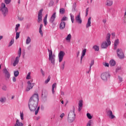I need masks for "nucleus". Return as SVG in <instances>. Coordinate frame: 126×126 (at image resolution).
I'll use <instances>...</instances> for the list:
<instances>
[{"label":"nucleus","mask_w":126,"mask_h":126,"mask_svg":"<svg viewBox=\"0 0 126 126\" xmlns=\"http://www.w3.org/2000/svg\"><path fill=\"white\" fill-rule=\"evenodd\" d=\"M104 66H107L108 67H109V63H104Z\"/></svg>","instance_id":"6e6d98bb"},{"label":"nucleus","mask_w":126,"mask_h":126,"mask_svg":"<svg viewBox=\"0 0 126 126\" xmlns=\"http://www.w3.org/2000/svg\"><path fill=\"white\" fill-rule=\"evenodd\" d=\"M11 2V0H4V3L5 4H9Z\"/></svg>","instance_id":"a19ab883"},{"label":"nucleus","mask_w":126,"mask_h":126,"mask_svg":"<svg viewBox=\"0 0 126 126\" xmlns=\"http://www.w3.org/2000/svg\"><path fill=\"white\" fill-rule=\"evenodd\" d=\"M14 75L15 77H17V76L19 75V72H18V71H14Z\"/></svg>","instance_id":"58836bf2"},{"label":"nucleus","mask_w":126,"mask_h":126,"mask_svg":"<svg viewBox=\"0 0 126 126\" xmlns=\"http://www.w3.org/2000/svg\"><path fill=\"white\" fill-rule=\"evenodd\" d=\"M6 101V98L5 97H1L0 98V102L1 103H4Z\"/></svg>","instance_id":"c85d7f7f"},{"label":"nucleus","mask_w":126,"mask_h":126,"mask_svg":"<svg viewBox=\"0 0 126 126\" xmlns=\"http://www.w3.org/2000/svg\"><path fill=\"white\" fill-rule=\"evenodd\" d=\"M64 116V113H62L60 115V118H61V119H63V118Z\"/></svg>","instance_id":"864d4df0"},{"label":"nucleus","mask_w":126,"mask_h":126,"mask_svg":"<svg viewBox=\"0 0 126 126\" xmlns=\"http://www.w3.org/2000/svg\"><path fill=\"white\" fill-rule=\"evenodd\" d=\"M110 77V74L108 72L102 73L101 74V78L103 81H107Z\"/></svg>","instance_id":"1a4fd4ad"},{"label":"nucleus","mask_w":126,"mask_h":126,"mask_svg":"<svg viewBox=\"0 0 126 126\" xmlns=\"http://www.w3.org/2000/svg\"><path fill=\"white\" fill-rule=\"evenodd\" d=\"M32 82H33V79H32L30 81H28V86L26 89V91H29L31 90V89H33V87H34V86H35V83Z\"/></svg>","instance_id":"0eeeda50"},{"label":"nucleus","mask_w":126,"mask_h":126,"mask_svg":"<svg viewBox=\"0 0 126 126\" xmlns=\"http://www.w3.org/2000/svg\"><path fill=\"white\" fill-rule=\"evenodd\" d=\"M109 64L111 66H115L116 65V61L113 60H111L109 62Z\"/></svg>","instance_id":"a878e982"},{"label":"nucleus","mask_w":126,"mask_h":126,"mask_svg":"<svg viewBox=\"0 0 126 126\" xmlns=\"http://www.w3.org/2000/svg\"><path fill=\"white\" fill-rule=\"evenodd\" d=\"M91 26V17H89L87 23L86 24V28H89Z\"/></svg>","instance_id":"f3484780"},{"label":"nucleus","mask_w":126,"mask_h":126,"mask_svg":"<svg viewBox=\"0 0 126 126\" xmlns=\"http://www.w3.org/2000/svg\"><path fill=\"white\" fill-rule=\"evenodd\" d=\"M43 23L44 24L45 26H46V25H47V24H48V22H47V19H43Z\"/></svg>","instance_id":"49530a36"},{"label":"nucleus","mask_w":126,"mask_h":126,"mask_svg":"<svg viewBox=\"0 0 126 126\" xmlns=\"http://www.w3.org/2000/svg\"><path fill=\"white\" fill-rule=\"evenodd\" d=\"M43 28V25H40L39 29H42Z\"/></svg>","instance_id":"680f3d73"},{"label":"nucleus","mask_w":126,"mask_h":126,"mask_svg":"<svg viewBox=\"0 0 126 126\" xmlns=\"http://www.w3.org/2000/svg\"><path fill=\"white\" fill-rule=\"evenodd\" d=\"M14 126H24V125H23V123L19 122V120L17 119Z\"/></svg>","instance_id":"aec40b11"},{"label":"nucleus","mask_w":126,"mask_h":126,"mask_svg":"<svg viewBox=\"0 0 126 126\" xmlns=\"http://www.w3.org/2000/svg\"><path fill=\"white\" fill-rule=\"evenodd\" d=\"M0 10L4 16H6V14H7V13L8 12V9L6 7L5 4L4 3H2L1 4Z\"/></svg>","instance_id":"423d86ee"},{"label":"nucleus","mask_w":126,"mask_h":126,"mask_svg":"<svg viewBox=\"0 0 126 126\" xmlns=\"http://www.w3.org/2000/svg\"><path fill=\"white\" fill-rule=\"evenodd\" d=\"M94 125V121L92 120H89L87 124V126H93Z\"/></svg>","instance_id":"412c9836"},{"label":"nucleus","mask_w":126,"mask_h":126,"mask_svg":"<svg viewBox=\"0 0 126 126\" xmlns=\"http://www.w3.org/2000/svg\"><path fill=\"white\" fill-rule=\"evenodd\" d=\"M106 5L107 6H112V5H113V1L107 0L106 1Z\"/></svg>","instance_id":"4be33fe9"},{"label":"nucleus","mask_w":126,"mask_h":126,"mask_svg":"<svg viewBox=\"0 0 126 126\" xmlns=\"http://www.w3.org/2000/svg\"><path fill=\"white\" fill-rule=\"evenodd\" d=\"M31 72H29L26 77V79H31Z\"/></svg>","instance_id":"72a5a7b5"},{"label":"nucleus","mask_w":126,"mask_h":126,"mask_svg":"<svg viewBox=\"0 0 126 126\" xmlns=\"http://www.w3.org/2000/svg\"><path fill=\"white\" fill-rule=\"evenodd\" d=\"M82 107H83V100H80L78 103V112H80L82 110Z\"/></svg>","instance_id":"dca6fc26"},{"label":"nucleus","mask_w":126,"mask_h":126,"mask_svg":"<svg viewBox=\"0 0 126 126\" xmlns=\"http://www.w3.org/2000/svg\"><path fill=\"white\" fill-rule=\"evenodd\" d=\"M70 16L71 18V20L72 23L74 22V16L71 14H70Z\"/></svg>","instance_id":"f704fd0d"},{"label":"nucleus","mask_w":126,"mask_h":126,"mask_svg":"<svg viewBox=\"0 0 126 126\" xmlns=\"http://www.w3.org/2000/svg\"><path fill=\"white\" fill-rule=\"evenodd\" d=\"M14 43V39L12 38L9 43L8 47H11V46L13 45Z\"/></svg>","instance_id":"473e14b6"},{"label":"nucleus","mask_w":126,"mask_h":126,"mask_svg":"<svg viewBox=\"0 0 126 126\" xmlns=\"http://www.w3.org/2000/svg\"><path fill=\"white\" fill-rule=\"evenodd\" d=\"M2 90H3L4 91H6L7 90V87L5 85H3L2 87Z\"/></svg>","instance_id":"79ce46f5"},{"label":"nucleus","mask_w":126,"mask_h":126,"mask_svg":"<svg viewBox=\"0 0 126 126\" xmlns=\"http://www.w3.org/2000/svg\"><path fill=\"white\" fill-rule=\"evenodd\" d=\"M18 19L20 20V21H22V20L24 19V18L23 17H18Z\"/></svg>","instance_id":"3c124183"},{"label":"nucleus","mask_w":126,"mask_h":126,"mask_svg":"<svg viewBox=\"0 0 126 126\" xmlns=\"http://www.w3.org/2000/svg\"><path fill=\"white\" fill-rule=\"evenodd\" d=\"M102 22H103L105 24V23H106L107 22V20H106V19H103L102 20Z\"/></svg>","instance_id":"13d9d810"},{"label":"nucleus","mask_w":126,"mask_h":126,"mask_svg":"<svg viewBox=\"0 0 126 126\" xmlns=\"http://www.w3.org/2000/svg\"><path fill=\"white\" fill-rule=\"evenodd\" d=\"M19 27H20V24H17L16 25V27H15L16 28L19 29Z\"/></svg>","instance_id":"603ef678"},{"label":"nucleus","mask_w":126,"mask_h":126,"mask_svg":"<svg viewBox=\"0 0 126 126\" xmlns=\"http://www.w3.org/2000/svg\"><path fill=\"white\" fill-rule=\"evenodd\" d=\"M28 50H30V49H31V45H29L28 47H27Z\"/></svg>","instance_id":"bf43d9fd"},{"label":"nucleus","mask_w":126,"mask_h":126,"mask_svg":"<svg viewBox=\"0 0 126 126\" xmlns=\"http://www.w3.org/2000/svg\"><path fill=\"white\" fill-rule=\"evenodd\" d=\"M39 102V95L35 94L31 97L29 102V107L31 112H35V115H37L40 106L38 107V103Z\"/></svg>","instance_id":"f257e3e1"},{"label":"nucleus","mask_w":126,"mask_h":126,"mask_svg":"<svg viewBox=\"0 0 126 126\" xmlns=\"http://www.w3.org/2000/svg\"><path fill=\"white\" fill-rule=\"evenodd\" d=\"M48 51L49 52V60L51 62V63L54 65L55 64L56 55L53 54V51L52 50L48 49Z\"/></svg>","instance_id":"20e7f679"},{"label":"nucleus","mask_w":126,"mask_h":126,"mask_svg":"<svg viewBox=\"0 0 126 126\" xmlns=\"http://www.w3.org/2000/svg\"><path fill=\"white\" fill-rule=\"evenodd\" d=\"M93 49L96 52H98V51H99V46L94 45L93 46Z\"/></svg>","instance_id":"4c0bfd02"},{"label":"nucleus","mask_w":126,"mask_h":126,"mask_svg":"<svg viewBox=\"0 0 126 126\" xmlns=\"http://www.w3.org/2000/svg\"><path fill=\"white\" fill-rule=\"evenodd\" d=\"M122 70V67L121 66H118L116 69V72H119Z\"/></svg>","instance_id":"c9c22d12"},{"label":"nucleus","mask_w":126,"mask_h":126,"mask_svg":"<svg viewBox=\"0 0 126 126\" xmlns=\"http://www.w3.org/2000/svg\"><path fill=\"white\" fill-rule=\"evenodd\" d=\"M119 44H120V41L119 39H117L115 40L114 42V50H117V48H118V45H119Z\"/></svg>","instance_id":"a211bd4d"},{"label":"nucleus","mask_w":126,"mask_h":126,"mask_svg":"<svg viewBox=\"0 0 126 126\" xmlns=\"http://www.w3.org/2000/svg\"><path fill=\"white\" fill-rule=\"evenodd\" d=\"M18 3H20V0H18Z\"/></svg>","instance_id":"338daca9"},{"label":"nucleus","mask_w":126,"mask_h":126,"mask_svg":"<svg viewBox=\"0 0 126 126\" xmlns=\"http://www.w3.org/2000/svg\"><path fill=\"white\" fill-rule=\"evenodd\" d=\"M40 70H41V72L42 74L43 75H44L45 74V72H44V71L43 70V69H41Z\"/></svg>","instance_id":"4d7b16f0"},{"label":"nucleus","mask_w":126,"mask_h":126,"mask_svg":"<svg viewBox=\"0 0 126 126\" xmlns=\"http://www.w3.org/2000/svg\"><path fill=\"white\" fill-rule=\"evenodd\" d=\"M57 13L54 12L52 15L51 16V17L50 18L49 20V22H50V23H53L54 21H55V19H56V17H57Z\"/></svg>","instance_id":"4468645a"},{"label":"nucleus","mask_w":126,"mask_h":126,"mask_svg":"<svg viewBox=\"0 0 126 126\" xmlns=\"http://www.w3.org/2000/svg\"><path fill=\"white\" fill-rule=\"evenodd\" d=\"M116 53L119 59H124L125 58V55H124V52H123L122 49L118 48L116 50Z\"/></svg>","instance_id":"6e6552de"},{"label":"nucleus","mask_w":126,"mask_h":126,"mask_svg":"<svg viewBox=\"0 0 126 126\" xmlns=\"http://www.w3.org/2000/svg\"><path fill=\"white\" fill-rule=\"evenodd\" d=\"M86 116L87 118L90 120H92V119H93V115L91 114L90 113H87L86 114Z\"/></svg>","instance_id":"b1692460"},{"label":"nucleus","mask_w":126,"mask_h":126,"mask_svg":"<svg viewBox=\"0 0 126 126\" xmlns=\"http://www.w3.org/2000/svg\"><path fill=\"white\" fill-rule=\"evenodd\" d=\"M61 103H62V104H63V100H62V101H61Z\"/></svg>","instance_id":"774afa93"},{"label":"nucleus","mask_w":126,"mask_h":126,"mask_svg":"<svg viewBox=\"0 0 126 126\" xmlns=\"http://www.w3.org/2000/svg\"><path fill=\"white\" fill-rule=\"evenodd\" d=\"M48 18V14H46L44 18V19H47V18Z\"/></svg>","instance_id":"052dcab7"},{"label":"nucleus","mask_w":126,"mask_h":126,"mask_svg":"<svg viewBox=\"0 0 126 126\" xmlns=\"http://www.w3.org/2000/svg\"><path fill=\"white\" fill-rule=\"evenodd\" d=\"M49 6H53V5H54V1H51L50 2H49Z\"/></svg>","instance_id":"09e8293b"},{"label":"nucleus","mask_w":126,"mask_h":126,"mask_svg":"<svg viewBox=\"0 0 126 126\" xmlns=\"http://www.w3.org/2000/svg\"><path fill=\"white\" fill-rule=\"evenodd\" d=\"M65 56V53L63 51H60L58 54V59L59 63H62L63 60V57Z\"/></svg>","instance_id":"9d476101"},{"label":"nucleus","mask_w":126,"mask_h":126,"mask_svg":"<svg viewBox=\"0 0 126 126\" xmlns=\"http://www.w3.org/2000/svg\"><path fill=\"white\" fill-rule=\"evenodd\" d=\"M71 39V34H70V33H69L66 37L65 40H66V41H68V42H69V41H70Z\"/></svg>","instance_id":"c756f323"},{"label":"nucleus","mask_w":126,"mask_h":126,"mask_svg":"<svg viewBox=\"0 0 126 126\" xmlns=\"http://www.w3.org/2000/svg\"><path fill=\"white\" fill-rule=\"evenodd\" d=\"M88 11H89V8H87L86 10V16L88 15Z\"/></svg>","instance_id":"de8ad7c7"},{"label":"nucleus","mask_w":126,"mask_h":126,"mask_svg":"<svg viewBox=\"0 0 126 126\" xmlns=\"http://www.w3.org/2000/svg\"><path fill=\"white\" fill-rule=\"evenodd\" d=\"M107 114L108 117H109L110 119H111V120H113V119H115V118H116V116H115V115L113 114V112L111 110H108L107 112Z\"/></svg>","instance_id":"f8f14e48"},{"label":"nucleus","mask_w":126,"mask_h":126,"mask_svg":"<svg viewBox=\"0 0 126 126\" xmlns=\"http://www.w3.org/2000/svg\"><path fill=\"white\" fill-rule=\"evenodd\" d=\"M51 80V77L50 76H48V79L45 81V84H48L50 81Z\"/></svg>","instance_id":"e433bc0d"},{"label":"nucleus","mask_w":126,"mask_h":126,"mask_svg":"<svg viewBox=\"0 0 126 126\" xmlns=\"http://www.w3.org/2000/svg\"><path fill=\"white\" fill-rule=\"evenodd\" d=\"M12 80L13 82H15V81H16V78H15V77H13Z\"/></svg>","instance_id":"5fc2aeb1"},{"label":"nucleus","mask_w":126,"mask_h":126,"mask_svg":"<svg viewBox=\"0 0 126 126\" xmlns=\"http://www.w3.org/2000/svg\"><path fill=\"white\" fill-rule=\"evenodd\" d=\"M67 20V17L64 16L63 17L62 19V21H66Z\"/></svg>","instance_id":"c03bdc74"},{"label":"nucleus","mask_w":126,"mask_h":126,"mask_svg":"<svg viewBox=\"0 0 126 126\" xmlns=\"http://www.w3.org/2000/svg\"><path fill=\"white\" fill-rule=\"evenodd\" d=\"M111 37V34L108 33L106 36V41H104L101 44V48L102 49H107L108 46L111 45V41L110 38Z\"/></svg>","instance_id":"7ed1b4c3"},{"label":"nucleus","mask_w":126,"mask_h":126,"mask_svg":"<svg viewBox=\"0 0 126 126\" xmlns=\"http://www.w3.org/2000/svg\"><path fill=\"white\" fill-rule=\"evenodd\" d=\"M64 65H65V62H63L60 65V69H61L62 70H63V69H64Z\"/></svg>","instance_id":"2f4dec72"},{"label":"nucleus","mask_w":126,"mask_h":126,"mask_svg":"<svg viewBox=\"0 0 126 126\" xmlns=\"http://www.w3.org/2000/svg\"><path fill=\"white\" fill-rule=\"evenodd\" d=\"M18 28H15V32H17V31L18 30Z\"/></svg>","instance_id":"69168bd1"},{"label":"nucleus","mask_w":126,"mask_h":126,"mask_svg":"<svg viewBox=\"0 0 126 126\" xmlns=\"http://www.w3.org/2000/svg\"><path fill=\"white\" fill-rule=\"evenodd\" d=\"M80 52L78 51L77 53V57H78V56H79V54H80Z\"/></svg>","instance_id":"e2e57ef3"},{"label":"nucleus","mask_w":126,"mask_h":126,"mask_svg":"<svg viewBox=\"0 0 126 126\" xmlns=\"http://www.w3.org/2000/svg\"><path fill=\"white\" fill-rule=\"evenodd\" d=\"M21 56V48H19V50L18 53V56L15 58L14 63H13V66H16L17 64H18L19 63V59Z\"/></svg>","instance_id":"39448f33"},{"label":"nucleus","mask_w":126,"mask_h":126,"mask_svg":"<svg viewBox=\"0 0 126 126\" xmlns=\"http://www.w3.org/2000/svg\"><path fill=\"white\" fill-rule=\"evenodd\" d=\"M94 64V60H92L91 64H90V69H91V67H92V65Z\"/></svg>","instance_id":"37998d69"},{"label":"nucleus","mask_w":126,"mask_h":126,"mask_svg":"<svg viewBox=\"0 0 126 126\" xmlns=\"http://www.w3.org/2000/svg\"><path fill=\"white\" fill-rule=\"evenodd\" d=\"M75 120V107L73 106L72 108V110H70V111L68 114L67 121L68 123H69L70 124H71V123H73L74 122Z\"/></svg>","instance_id":"f03ea898"},{"label":"nucleus","mask_w":126,"mask_h":126,"mask_svg":"<svg viewBox=\"0 0 126 126\" xmlns=\"http://www.w3.org/2000/svg\"><path fill=\"white\" fill-rule=\"evenodd\" d=\"M59 12L60 14H63L65 12V9L63 8H61Z\"/></svg>","instance_id":"7c9ffc66"},{"label":"nucleus","mask_w":126,"mask_h":126,"mask_svg":"<svg viewBox=\"0 0 126 126\" xmlns=\"http://www.w3.org/2000/svg\"><path fill=\"white\" fill-rule=\"evenodd\" d=\"M39 32L40 33L41 36H43V32L42 31V29H39Z\"/></svg>","instance_id":"8fccbe9b"},{"label":"nucleus","mask_w":126,"mask_h":126,"mask_svg":"<svg viewBox=\"0 0 126 126\" xmlns=\"http://www.w3.org/2000/svg\"><path fill=\"white\" fill-rule=\"evenodd\" d=\"M2 38H3V36L2 35L0 36V40H1V39H2Z\"/></svg>","instance_id":"0e129e2a"},{"label":"nucleus","mask_w":126,"mask_h":126,"mask_svg":"<svg viewBox=\"0 0 126 126\" xmlns=\"http://www.w3.org/2000/svg\"><path fill=\"white\" fill-rule=\"evenodd\" d=\"M20 117L22 121H23V120H24V114L23 113V112H20Z\"/></svg>","instance_id":"cd10ccee"},{"label":"nucleus","mask_w":126,"mask_h":126,"mask_svg":"<svg viewBox=\"0 0 126 126\" xmlns=\"http://www.w3.org/2000/svg\"><path fill=\"white\" fill-rule=\"evenodd\" d=\"M65 27V23L64 22H62L60 25V29L61 30L64 29Z\"/></svg>","instance_id":"5701e85b"},{"label":"nucleus","mask_w":126,"mask_h":126,"mask_svg":"<svg viewBox=\"0 0 126 126\" xmlns=\"http://www.w3.org/2000/svg\"><path fill=\"white\" fill-rule=\"evenodd\" d=\"M31 43V37H30V36H28L26 40V44L27 45H29V44H30Z\"/></svg>","instance_id":"393cba45"},{"label":"nucleus","mask_w":126,"mask_h":126,"mask_svg":"<svg viewBox=\"0 0 126 126\" xmlns=\"http://www.w3.org/2000/svg\"><path fill=\"white\" fill-rule=\"evenodd\" d=\"M118 79L119 80V82H123V78L122 77L119 76Z\"/></svg>","instance_id":"a18cd8bd"},{"label":"nucleus","mask_w":126,"mask_h":126,"mask_svg":"<svg viewBox=\"0 0 126 126\" xmlns=\"http://www.w3.org/2000/svg\"><path fill=\"white\" fill-rule=\"evenodd\" d=\"M43 9H41L38 14V22L42 21V17L43 16Z\"/></svg>","instance_id":"9b49d317"},{"label":"nucleus","mask_w":126,"mask_h":126,"mask_svg":"<svg viewBox=\"0 0 126 126\" xmlns=\"http://www.w3.org/2000/svg\"><path fill=\"white\" fill-rule=\"evenodd\" d=\"M3 70L4 73H5V77L6 79H9L10 78V73H9V72H8L6 68H4Z\"/></svg>","instance_id":"ddd939ff"},{"label":"nucleus","mask_w":126,"mask_h":126,"mask_svg":"<svg viewBox=\"0 0 126 126\" xmlns=\"http://www.w3.org/2000/svg\"><path fill=\"white\" fill-rule=\"evenodd\" d=\"M55 88H57V83H55L52 85V92L53 94H55Z\"/></svg>","instance_id":"bb28decb"},{"label":"nucleus","mask_w":126,"mask_h":126,"mask_svg":"<svg viewBox=\"0 0 126 126\" xmlns=\"http://www.w3.org/2000/svg\"><path fill=\"white\" fill-rule=\"evenodd\" d=\"M75 21L79 24H81V23H82V20H81L80 14H79L77 16L75 17Z\"/></svg>","instance_id":"2eb2a0df"},{"label":"nucleus","mask_w":126,"mask_h":126,"mask_svg":"<svg viewBox=\"0 0 126 126\" xmlns=\"http://www.w3.org/2000/svg\"><path fill=\"white\" fill-rule=\"evenodd\" d=\"M85 55H86V49H85L82 51V55L81 56V63L82 62V59Z\"/></svg>","instance_id":"6ab92c4d"},{"label":"nucleus","mask_w":126,"mask_h":126,"mask_svg":"<svg viewBox=\"0 0 126 126\" xmlns=\"http://www.w3.org/2000/svg\"><path fill=\"white\" fill-rule=\"evenodd\" d=\"M16 33V40H17L20 36V32H17Z\"/></svg>","instance_id":"ea45409f"}]
</instances>
